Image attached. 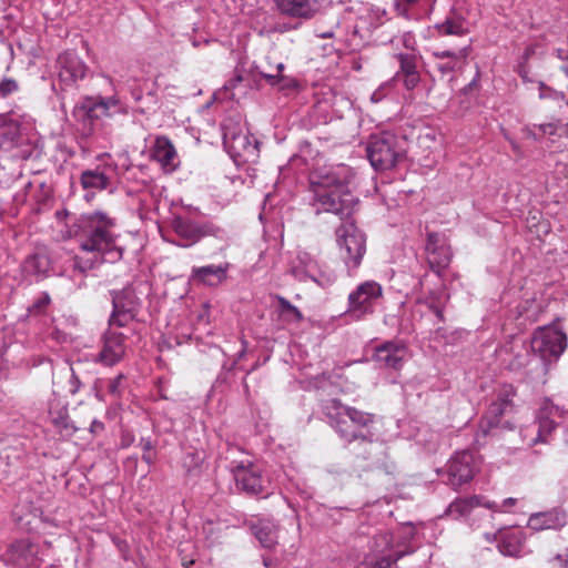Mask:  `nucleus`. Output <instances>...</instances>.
Returning <instances> with one entry per match:
<instances>
[{
    "instance_id": "1",
    "label": "nucleus",
    "mask_w": 568,
    "mask_h": 568,
    "mask_svg": "<svg viewBox=\"0 0 568 568\" xmlns=\"http://www.w3.org/2000/svg\"><path fill=\"white\" fill-rule=\"evenodd\" d=\"M115 220L102 211L83 214L77 223L75 236L80 253L74 256L73 266L82 273L103 263H115L123 256L114 233Z\"/></svg>"
},
{
    "instance_id": "2",
    "label": "nucleus",
    "mask_w": 568,
    "mask_h": 568,
    "mask_svg": "<svg viewBox=\"0 0 568 568\" xmlns=\"http://www.w3.org/2000/svg\"><path fill=\"white\" fill-rule=\"evenodd\" d=\"M349 176L346 168L311 175L308 203L316 215L331 213L342 222L352 219L358 199L348 189Z\"/></svg>"
},
{
    "instance_id": "3",
    "label": "nucleus",
    "mask_w": 568,
    "mask_h": 568,
    "mask_svg": "<svg viewBox=\"0 0 568 568\" xmlns=\"http://www.w3.org/2000/svg\"><path fill=\"white\" fill-rule=\"evenodd\" d=\"M322 412L329 426L345 443L373 444L375 436L373 414L345 405L337 398L324 400Z\"/></svg>"
},
{
    "instance_id": "4",
    "label": "nucleus",
    "mask_w": 568,
    "mask_h": 568,
    "mask_svg": "<svg viewBox=\"0 0 568 568\" xmlns=\"http://www.w3.org/2000/svg\"><path fill=\"white\" fill-rule=\"evenodd\" d=\"M406 144V139L395 133L374 134L366 146L367 158L376 170L393 169L405 159Z\"/></svg>"
},
{
    "instance_id": "5",
    "label": "nucleus",
    "mask_w": 568,
    "mask_h": 568,
    "mask_svg": "<svg viewBox=\"0 0 568 568\" xmlns=\"http://www.w3.org/2000/svg\"><path fill=\"white\" fill-rule=\"evenodd\" d=\"M98 161L95 168L84 170L80 175V183L84 190H106L114 179L121 178L131 168L126 156L114 161L109 153H103L98 156Z\"/></svg>"
},
{
    "instance_id": "6",
    "label": "nucleus",
    "mask_w": 568,
    "mask_h": 568,
    "mask_svg": "<svg viewBox=\"0 0 568 568\" xmlns=\"http://www.w3.org/2000/svg\"><path fill=\"white\" fill-rule=\"evenodd\" d=\"M230 471L239 491L248 496L267 497L270 495V480L262 468L251 460L232 462Z\"/></svg>"
},
{
    "instance_id": "7",
    "label": "nucleus",
    "mask_w": 568,
    "mask_h": 568,
    "mask_svg": "<svg viewBox=\"0 0 568 568\" xmlns=\"http://www.w3.org/2000/svg\"><path fill=\"white\" fill-rule=\"evenodd\" d=\"M336 237L342 257L348 268H356L362 263L366 252L365 234L351 219L342 222L336 230Z\"/></svg>"
},
{
    "instance_id": "8",
    "label": "nucleus",
    "mask_w": 568,
    "mask_h": 568,
    "mask_svg": "<svg viewBox=\"0 0 568 568\" xmlns=\"http://www.w3.org/2000/svg\"><path fill=\"white\" fill-rule=\"evenodd\" d=\"M469 53V41L454 43L450 48L438 47L432 51V57L435 59L434 67L442 78L452 81L455 74L466 65Z\"/></svg>"
},
{
    "instance_id": "9",
    "label": "nucleus",
    "mask_w": 568,
    "mask_h": 568,
    "mask_svg": "<svg viewBox=\"0 0 568 568\" xmlns=\"http://www.w3.org/2000/svg\"><path fill=\"white\" fill-rule=\"evenodd\" d=\"M516 392L513 386L507 385L504 386L497 395L496 400H494L488 409L486 410L484 417L480 420L479 429L484 435L489 434L494 428H511L513 425L509 420L503 423L501 418L514 412V397Z\"/></svg>"
},
{
    "instance_id": "10",
    "label": "nucleus",
    "mask_w": 568,
    "mask_h": 568,
    "mask_svg": "<svg viewBox=\"0 0 568 568\" xmlns=\"http://www.w3.org/2000/svg\"><path fill=\"white\" fill-rule=\"evenodd\" d=\"M409 348L404 341L392 339L376 345L371 358L381 369L399 371L409 359Z\"/></svg>"
},
{
    "instance_id": "11",
    "label": "nucleus",
    "mask_w": 568,
    "mask_h": 568,
    "mask_svg": "<svg viewBox=\"0 0 568 568\" xmlns=\"http://www.w3.org/2000/svg\"><path fill=\"white\" fill-rule=\"evenodd\" d=\"M567 347V336L555 328H540L531 338V349L544 361H557Z\"/></svg>"
},
{
    "instance_id": "12",
    "label": "nucleus",
    "mask_w": 568,
    "mask_h": 568,
    "mask_svg": "<svg viewBox=\"0 0 568 568\" xmlns=\"http://www.w3.org/2000/svg\"><path fill=\"white\" fill-rule=\"evenodd\" d=\"M7 565L18 568H37L41 565L40 545L29 538L12 541L2 554Z\"/></svg>"
},
{
    "instance_id": "13",
    "label": "nucleus",
    "mask_w": 568,
    "mask_h": 568,
    "mask_svg": "<svg viewBox=\"0 0 568 568\" xmlns=\"http://www.w3.org/2000/svg\"><path fill=\"white\" fill-rule=\"evenodd\" d=\"M383 288L375 281H366L359 284L348 295L347 313L359 320L373 313L374 303L382 296Z\"/></svg>"
},
{
    "instance_id": "14",
    "label": "nucleus",
    "mask_w": 568,
    "mask_h": 568,
    "mask_svg": "<svg viewBox=\"0 0 568 568\" xmlns=\"http://www.w3.org/2000/svg\"><path fill=\"white\" fill-rule=\"evenodd\" d=\"M112 304L113 312L110 317V325L119 327L126 326L132 322L141 306L140 298L132 287H125L114 293Z\"/></svg>"
},
{
    "instance_id": "15",
    "label": "nucleus",
    "mask_w": 568,
    "mask_h": 568,
    "mask_svg": "<svg viewBox=\"0 0 568 568\" xmlns=\"http://www.w3.org/2000/svg\"><path fill=\"white\" fill-rule=\"evenodd\" d=\"M425 252L429 268L438 276L449 266L453 257L450 245L443 234L429 232L427 234Z\"/></svg>"
},
{
    "instance_id": "16",
    "label": "nucleus",
    "mask_w": 568,
    "mask_h": 568,
    "mask_svg": "<svg viewBox=\"0 0 568 568\" xmlns=\"http://www.w3.org/2000/svg\"><path fill=\"white\" fill-rule=\"evenodd\" d=\"M476 470L477 464L473 453L467 450L457 453L447 464V481L452 487L458 488L470 481Z\"/></svg>"
},
{
    "instance_id": "17",
    "label": "nucleus",
    "mask_w": 568,
    "mask_h": 568,
    "mask_svg": "<svg viewBox=\"0 0 568 568\" xmlns=\"http://www.w3.org/2000/svg\"><path fill=\"white\" fill-rule=\"evenodd\" d=\"M393 535L387 531H379L373 537L372 551L376 555H381V559L376 561H365L358 566V568H390L399 558L405 554L403 551L388 552L392 550Z\"/></svg>"
},
{
    "instance_id": "18",
    "label": "nucleus",
    "mask_w": 568,
    "mask_h": 568,
    "mask_svg": "<svg viewBox=\"0 0 568 568\" xmlns=\"http://www.w3.org/2000/svg\"><path fill=\"white\" fill-rule=\"evenodd\" d=\"M119 105V100L115 97H87L84 98L74 110L75 116L82 121L92 123L102 116L110 115V109Z\"/></svg>"
},
{
    "instance_id": "19",
    "label": "nucleus",
    "mask_w": 568,
    "mask_h": 568,
    "mask_svg": "<svg viewBox=\"0 0 568 568\" xmlns=\"http://www.w3.org/2000/svg\"><path fill=\"white\" fill-rule=\"evenodd\" d=\"M58 75L61 83L71 87L85 77L88 67L74 51H65L57 59Z\"/></svg>"
},
{
    "instance_id": "20",
    "label": "nucleus",
    "mask_w": 568,
    "mask_h": 568,
    "mask_svg": "<svg viewBox=\"0 0 568 568\" xmlns=\"http://www.w3.org/2000/svg\"><path fill=\"white\" fill-rule=\"evenodd\" d=\"M280 14L291 19L308 21L320 12L317 0H273Z\"/></svg>"
},
{
    "instance_id": "21",
    "label": "nucleus",
    "mask_w": 568,
    "mask_h": 568,
    "mask_svg": "<svg viewBox=\"0 0 568 568\" xmlns=\"http://www.w3.org/2000/svg\"><path fill=\"white\" fill-rule=\"evenodd\" d=\"M124 338L122 333H105L98 361L105 366H113L119 363L125 354Z\"/></svg>"
},
{
    "instance_id": "22",
    "label": "nucleus",
    "mask_w": 568,
    "mask_h": 568,
    "mask_svg": "<svg viewBox=\"0 0 568 568\" xmlns=\"http://www.w3.org/2000/svg\"><path fill=\"white\" fill-rule=\"evenodd\" d=\"M258 141L246 131L242 135H237L225 149L234 159L248 162L254 161L258 156Z\"/></svg>"
},
{
    "instance_id": "23",
    "label": "nucleus",
    "mask_w": 568,
    "mask_h": 568,
    "mask_svg": "<svg viewBox=\"0 0 568 568\" xmlns=\"http://www.w3.org/2000/svg\"><path fill=\"white\" fill-rule=\"evenodd\" d=\"M152 159L160 163L166 172H172L178 165L176 150L166 136H158L152 146Z\"/></svg>"
},
{
    "instance_id": "24",
    "label": "nucleus",
    "mask_w": 568,
    "mask_h": 568,
    "mask_svg": "<svg viewBox=\"0 0 568 568\" xmlns=\"http://www.w3.org/2000/svg\"><path fill=\"white\" fill-rule=\"evenodd\" d=\"M394 58L399 63L396 78L402 77L404 79V85L407 90L415 89L420 81V74L417 69V57L414 53H397Z\"/></svg>"
},
{
    "instance_id": "25",
    "label": "nucleus",
    "mask_w": 568,
    "mask_h": 568,
    "mask_svg": "<svg viewBox=\"0 0 568 568\" xmlns=\"http://www.w3.org/2000/svg\"><path fill=\"white\" fill-rule=\"evenodd\" d=\"M566 525V514L560 509H551L532 514L528 519V527L534 530L559 529Z\"/></svg>"
},
{
    "instance_id": "26",
    "label": "nucleus",
    "mask_w": 568,
    "mask_h": 568,
    "mask_svg": "<svg viewBox=\"0 0 568 568\" xmlns=\"http://www.w3.org/2000/svg\"><path fill=\"white\" fill-rule=\"evenodd\" d=\"M397 13L406 19L418 20L429 14L436 0H394Z\"/></svg>"
},
{
    "instance_id": "27",
    "label": "nucleus",
    "mask_w": 568,
    "mask_h": 568,
    "mask_svg": "<svg viewBox=\"0 0 568 568\" xmlns=\"http://www.w3.org/2000/svg\"><path fill=\"white\" fill-rule=\"evenodd\" d=\"M484 506L486 508H493V504L483 503V498L479 496H469L456 498L449 504L446 509V515L453 519H460L470 515L474 508Z\"/></svg>"
},
{
    "instance_id": "28",
    "label": "nucleus",
    "mask_w": 568,
    "mask_h": 568,
    "mask_svg": "<svg viewBox=\"0 0 568 568\" xmlns=\"http://www.w3.org/2000/svg\"><path fill=\"white\" fill-rule=\"evenodd\" d=\"M525 537L519 530H506L499 534L498 550L504 556L519 557L523 552Z\"/></svg>"
},
{
    "instance_id": "29",
    "label": "nucleus",
    "mask_w": 568,
    "mask_h": 568,
    "mask_svg": "<svg viewBox=\"0 0 568 568\" xmlns=\"http://www.w3.org/2000/svg\"><path fill=\"white\" fill-rule=\"evenodd\" d=\"M227 266L206 265L194 267L192 270V278L199 283L209 286H216L226 280Z\"/></svg>"
},
{
    "instance_id": "30",
    "label": "nucleus",
    "mask_w": 568,
    "mask_h": 568,
    "mask_svg": "<svg viewBox=\"0 0 568 568\" xmlns=\"http://www.w3.org/2000/svg\"><path fill=\"white\" fill-rule=\"evenodd\" d=\"M435 30L437 36L439 37L453 36L460 39L458 43H462L463 41H468L466 39V36L468 33L466 22L462 17L457 14L449 16L443 22L436 23Z\"/></svg>"
},
{
    "instance_id": "31",
    "label": "nucleus",
    "mask_w": 568,
    "mask_h": 568,
    "mask_svg": "<svg viewBox=\"0 0 568 568\" xmlns=\"http://www.w3.org/2000/svg\"><path fill=\"white\" fill-rule=\"evenodd\" d=\"M557 414L558 408L554 406H545L539 410L537 416V437L534 438V444L547 442L548 436L557 426L554 418Z\"/></svg>"
},
{
    "instance_id": "32",
    "label": "nucleus",
    "mask_w": 568,
    "mask_h": 568,
    "mask_svg": "<svg viewBox=\"0 0 568 568\" xmlns=\"http://www.w3.org/2000/svg\"><path fill=\"white\" fill-rule=\"evenodd\" d=\"M172 230L179 237L185 241L184 244H181L183 247L191 246L199 242L197 221L175 216L172 220Z\"/></svg>"
},
{
    "instance_id": "33",
    "label": "nucleus",
    "mask_w": 568,
    "mask_h": 568,
    "mask_svg": "<svg viewBox=\"0 0 568 568\" xmlns=\"http://www.w3.org/2000/svg\"><path fill=\"white\" fill-rule=\"evenodd\" d=\"M251 530L262 547L272 549L277 545V526L274 521L268 519L258 520L252 525Z\"/></svg>"
},
{
    "instance_id": "34",
    "label": "nucleus",
    "mask_w": 568,
    "mask_h": 568,
    "mask_svg": "<svg viewBox=\"0 0 568 568\" xmlns=\"http://www.w3.org/2000/svg\"><path fill=\"white\" fill-rule=\"evenodd\" d=\"M307 262L302 260L308 277L322 287H328L336 281V274L332 270H322L317 262L305 254Z\"/></svg>"
},
{
    "instance_id": "35",
    "label": "nucleus",
    "mask_w": 568,
    "mask_h": 568,
    "mask_svg": "<svg viewBox=\"0 0 568 568\" xmlns=\"http://www.w3.org/2000/svg\"><path fill=\"white\" fill-rule=\"evenodd\" d=\"M22 272L27 276L45 275L50 267V260L43 253H36L28 256L22 263Z\"/></svg>"
},
{
    "instance_id": "36",
    "label": "nucleus",
    "mask_w": 568,
    "mask_h": 568,
    "mask_svg": "<svg viewBox=\"0 0 568 568\" xmlns=\"http://www.w3.org/2000/svg\"><path fill=\"white\" fill-rule=\"evenodd\" d=\"M278 305V315L287 324H297L303 321L302 312L288 300L281 295L275 296Z\"/></svg>"
},
{
    "instance_id": "37",
    "label": "nucleus",
    "mask_w": 568,
    "mask_h": 568,
    "mask_svg": "<svg viewBox=\"0 0 568 568\" xmlns=\"http://www.w3.org/2000/svg\"><path fill=\"white\" fill-rule=\"evenodd\" d=\"M199 241L203 237H214L216 240L226 242L229 241L227 232L212 221L197 222Z\"/></svg>"
},
{
    "instance_id": "38",
    "label": "nucleus",
    "mask_w": 568,
    "mask_h": 568,
    "mask_svg": "<svg viewBox=\"0 0 568 568\" xmlns=\"http://www.w3.org/2000/svg\"><path fill=\"white\" fill-rule=\"evenodd\" d=\"M223 144L224 148L229 146L237 135H242L247 130L239 122L233 119H227L223 125Z\"/></svg>"
},
{
    "instance_id": "39",
    "label": "nucleus",
    "mask_w": 568,
    "mask_h": 568,
    "mask_svg": "<svg viewBox=\"0 0 568 568\" xmlns=\"http://www.w3.org/2000/svg\"><path fill=\"white\" fill-rule=\"evenodd\" d=\"M139 447L143 450L142 459L148 464H154L156 459L155 444L151 438H141Z\"/></svg>"
},
{
    "instance_id": "40",
    "label": "nucleus",
    "mask_w": 568,
    "mask_h": 568,
    "mask_svg": "<svg viewBox=\"0 0 568 568\" xmlns=\"http://www.w3.org/2000/svg\"><path fill=\"white\" fill-rule=\"evenodd\" d=\"M124 378L125 376L123 374H119L118 376H115L114 378L110 379L108 382V393L113 396V397H121L122 393H123V382H124Z\"/></svg>"
},
{
    "instance_id": "41",
    "label": "nucleus",
    "mask_w": 568,
    "mask_h": 568,
    "mask_svg": "<svg viewBox=\"0 0 568 568\" xmlns=\"http://www.w3.org/2000/svg\"><path fill=\"white\" fill-rule=\"evenodd\" d=\"M19 89V84L16 80L10 78H4L0 81V98H7L10 94L17 92Z\"/></svg>"
},
{
    "instance_id": "42",
    "label": "nucleus",
    "mask_w": 568,
    "mask_h": 568,
    "mask_svg": "<svg viewBox=\"0 0 568 568\" xmlns=\"http://www.w3.org/2000/svg\"><path fill=\"white\" fill-rule=\"evenodd\" d=\"M549 564L552 568H568V552L557 554L549 559Z\"/></svg>"
},
{
    "instance_id": "43",
    "label": "nucleus",
    "mask_w": 568,
    "mask_h": 568,
    "mask_svg": "<svg viewBox=\"0 0 568 568\" xmlns=\"http://www.w3.org/2000/svg\"><path fill=\"white\" fill-rule=\"evenodd\" d=\"M201 457L196 453H190L186 455L184 466L187 467V470L191 471V467H197L201 463Z\"/></svg>"
},
{
    "instance_id": "44",
    "label": "nucleus",
    "mask_w": 568,
    "mask_h": 568,
    "mask_svg": "<svg viewBox=\"0 0 568 568\" xmlns=\"http://www.w3.org/2000/svg\"><path fill=\"white\" fill-rule=\"evenodd\" d=\"M284 70V64L282 62L277 63L276 64V72H266L264 70L261 71V74L267 79V80H274V79H278L282 71Z\"/></svg>"
},
{
    "instance_id": "45",
    "label": "nucleus",
    "mask_w": 568,
    "mask_h": 568,
    "mask_svg": "<svg viewBox=\"0 0 568 568\" xmlns=\"http://www.w3.org/2000/svg\"><path fill=\"white\" fill-rule=\"evenodd\" d=\"M558 93L546 87L544 82H539V98L540 99H546V98H552V97H556Z\"/></svg>"
},
{
    "instance_id": "46",
    "label": "nucleus",
    "mask_w": 568,
    "mask_h": 568,
    "mask_svg": "<svg viewBox=\"0 0 568 568\" xmlns=\"http://www.w3.org/2000/svg\"><path fill=\"white\" fill-rule=\"evenodd\" d=\"M104 430V424L98 419L92 420L90 432L94 435L101 434Z\"/></svg>"
},
{
    "instance_id": "47",
    "label": "nucleus",
    "mask_w": 568,
    "mask_h": 568,
    "mask_svg": "<svg viewBox=\"0 0 568 568\" xmlns=\"http://www.w3.org/2000/svg\"><path fill=\"white\" fill-rule=\"evenodd\" d=\"M539 130L542 134H554L557 130V126L554 123H545L539 125Z\"/></svg>"
},
{
    "instance_id": "48",
    "label": "nucleus",
    "mask_w": 568,
    "mask_h": 568,
    "mask_svg": "<svg viewBox=\"0 0 568 568\" xmlns=\"http://www.w3.org/2000/svg\"><path fill=\"white\" fill-rule=\"evenodd\" d=\"M536 45H529L525 49L524 53H523V62L521 63H527V61L530 59V57L532 54H535L536 52Z\"/></svg>"
},
{
    "instance_id": "49",
    "label": "nucleus",
    "mask_w": 568,
    "mask_h": 568,
    "mask_svg": "<svg viewBox=\"0 0 568 568\" xmlns=\"http://www.w3.org/2000/svg\"><path fill=\"white\" fill-rule=\"evenodd\" d=\"M518 73L520 75V78L525 81V82H531L532 79L529 78L528 75V70L526 68V63H520L519 65V70H518Z\"/></svg>"
},
{
    "instance_id": "50",
    "label": "nucleus",
    "mask_w": 568,
    "mask_h": 568,
    "mask_svg": "<svg viewBox=\"0 0 568 568\" xmlns=\"http://www.w3.org/2000/svg\"><path fill=\"white\" fill-rule=\"evenodd\" d=\"M242 79L243 78L241 74H236L235 77H233L232 79H230L227 81V83L225 84V88L230 89V90L234 89L237 85V83H240L242 81Z\"/></svg>"
},
{
    "instance_id": "51",
    "label": "nucleus",
    "mask_w": 568,
    "mask_h": 568,
    "mask_svg": "<svg viewBox=\"0 0 568 568\" xmlns=\"http://www.w3.org/2000/svg\"><path fill=\"white\" fill-rule=\"evenodd\" d=\"M71 385H72V388H71V392L74 394L78 392L79 389V386H80V381L79 378L74 375V373L72 372V376H71Z\"/></svg>"
},
{
    "instance_id": "52",
    "label": "nucleus",
    "mask_w": 568,
    "mask_h": 568,
    "mask_svg": "<svg viewBox=\"0 0 568 568\" xmlns=\"http://www.w3.org/2000/svg\"><path fill=\"white\" fill-rule=\"evenodd\" d=\"M49 302H50V297H49V295H48V294H44V296H43L42 298H40V300L37 302L36 306H37V307H43V306H45L47 304H49Z\"/></svg>"
},
{
    "instance_id": "53",
    "label": "nucleus",
    "mask_w": 568,
    "mask_h": 568,
    "mask_svg": "<svg viewBox=\"0 0 568 568\" xmlns=\"http://www.w3.org/2000/svg\"><path fill=\"white\" fill-rule=\"evenodd\" d=\"M429 307L439 320H443V310L440 307L433 304Z\"/></svg>"
},
{
    "instance_id": "54",
    "label": "nucleus",
    "mask_w": 568,
    "mask_h": 568,
    "mask_svg": "<svg viewBox=\"0 0 568 568\" xmlns=\"http://www.w3.org/2000/svg\"><path fill=\"white\" fill-rule=\"evenodd\" d=\"M334 36H335V32H334V30H333V29H331V30H328V31H325V32H322V33H320V34H318V37H320L321 39H331V38H333Z\"/></svg>"
},
{
    "instance_id": "55",
    "label": "nucleus",
    "mask_w": 568,
    "mask_h": 568,
    "mask_svg": "<svg viewBox=\"0 0 568 568\" xmlns=\"http://www.w3.org/2000/svg\"><path fill=\"white\" fill-rule=\"evenodd\" d=\"M556 55L560 60H568V54L566 53V51L564 49H557Z\"/></svg>"
},
{
    "instance_id": "56",
    "label": "nucleus",
    "mask_w": 568,
    "mask_h": 568,
    "mask_svg": "<svg viewBox=\"0 0 568 568\" xmlns=\"http://www.w3.org/2000/svg\"><path fill=\"white\" fill-rule=\"evenodd\" d=\"M516 501L517 500L515 498H511V497L510 498H506L503 501V507H513V506L516 505Z\"/></svg>"
},
{
    "instance_id": "57",
    "label": "nucleus",
    "mask_w": 568,
    "mask_h": 568,
    "mask_svg": "<svg viewBox=\"0 0 568 568\" xmlns=\"http://www.w3.org/2000/svg\"><path fill=\"white\" fill-rule=\"evenodd\" d=\"M194 559L182 558V566L184 568H190L194 564Z\"/></svg>"
},
{
    "instance_id": "58",
    "label": "nucleus",
    "mask_w": 568,
    "mask_h": 568,
    "mask_svg": "<svg viewBox=\"0 0 568 568\" xmlns=\"http://www.w3.org/2000/svg\"><path fill=\"white\" fill-rule=\"evenodd\" d=\"M263 564L266 568H272V560L268 557H263Z\"/></svg>"
},
{
    "instance_id": "59",
    "label": "nucleus",
    "mask_w": 568,
    "mask_h": 568,
    "mask_svg": "<svg viewBox=\"0 0 568 568\" xmlns=\"http://www.w3.org/2000/svg\"><path fill=\"white\" fill-rule=\"evenodd\" d=\"M562 72L568 77V64L561 68Z\"/></svg>"
}]
</instances>
